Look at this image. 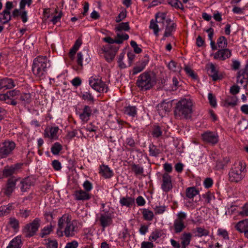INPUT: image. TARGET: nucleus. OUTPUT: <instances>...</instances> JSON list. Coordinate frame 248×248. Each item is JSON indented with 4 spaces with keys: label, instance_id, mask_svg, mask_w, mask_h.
<instances>
[{
    "label": "nucleus",
    "instance_id": "f257e3e1",
    "mask_svg": "<svg viewBox=\"0 0 248 248\" xmlns=\"http://www.w3.org/2000/svg\"><path fill=\"white\" fill-rule=\"evenodd\" d=\"M78 232L79 228L77 221L71 220V217L68 214H65L59 218L56 232L59 237H74Z\"/></svg>",
    "mask_w": 248,
    "mask_h": 248
},
{
    "label": "nucleus",
    "instance_id": "f03ea898",
    "mask_svg": "<svg viewBox=\"0 0 248 248\" xmlns=\"http://www.w3.org/2000/svg\"><path fill=\"white\" fill-rule=\"evenodd\" d=\"M193 107L192 101L189 98H183L176 104L174 110V115L178 120L187 119L191 117Z\"/></svg>",
    "mask_w": 248,
    "mask_h": 248
},
{
    "label": "nucleus",
    "instance_id": "7ed1b4c3",
    "mask_svg": "<svg viewBox=\"0 0 248 248\" xmlns=\"http://www.w3.org/2000/svg\"><path fill=\"white\" fill-rule=\"evenodd\" d=\"M48 60L46 56H38L35 58L32 65L33 74L37 78H44L46 74Z\"/></svg>",
    "mask_w": 248,
    "mask_h": 248
},
{
    "label": "nucleus",
    "instance_id": "20e7f679",
    "mask_svg": "<svg viewBox=\"0 0 248 248\" xmlns=\"http://www.w3.org/2000/svg\"><path fill=\"white\" fill-rule=\"evenodd\" d=\"M155 17V20L152 19L150 21L149 28L153 30L154 33L156 36H158L160 31L159 25L163 29L167 23L169 24L171 20L170 18H166V14L162 12L156 13Z\"/></svg>",
    "mask_w": 248,
    "mask_h": 248
},
{
    "label": "nucleus",
    "instance_id": "39448f33",
    "mask_svg": "<svg viewBox=\"0 0 248 248\" xmlns=\"http://www.w3.org/2000/svg\"><path fill=\"white\" fill-rule=\"evenodd\" d=\"M155 82V78L150 73L145 72L138 77L136 85L140 90L146 91L151 89Z\"/></svg>",
    "mask_w": 248,
    "mask_h": 248
},
{
    "label": "nucleus",
    "instance_id": "423d86ee",
    "mask_svg": "<svg viewBox=\"0 0 248 248\" xmlns=\"http://www.w3.org/2000/svg\"><path fill=\"white\" fill-rule=\"evenodd\" d=\"M245 165L242 162L234 164L229 173V179L232 182L238 183L244 177Z\"/></svg>",
    "mask_w": 248,
    "mask_h": 248
},
{
    "label": "nucleus",
    "instance_id": "0eeeda50",
    "mask_svg": "<svg viewBox=\"0 0 248 248\" xmlns=\"http://www.w3.org/2000/svg\"><path fill=\"white\" fill-rule=\"evenodd\" d=\"M15 142L10 140H6L0 143V159L7 157L13 153L15 149Z\"/></svg>",
    "mask_w": 248,
    "mask_h": 248
},
{
    "label": "nucleus",
    "instance_id": "6e6552de",
    "mask_svg": "<svg viewBox=\"0 0 248 248\" xmlns=\"http://www.w3.org/2000/svg\"><path fill=\"white\" fill-rule=\"evenodd\" d=\"M41 224V220L36 217L31 222L27 224L23 229V232L26 237L34 236L38 231Z\"/></svg>",
    "mask_w": 248,
    "mask_h": 248
},
{
    "label": "nucleus",
    "instance_id": "1a4fd4ad",
    "mask_svg": "<svg viewBox=\"0 0 248 248\" xmlns=\"http://www.w3.org/2000/svg\"><path fill=\"white\" fill-rule=\"evenodd\" d=\"M89 83L90 86L98 92L106 93L108 91L106 84L100 79L95 77H91L89 78Z\"/></svg>",
    "mask_w": 248,
    "mask_h": 248
},
{
    "label": "nucleus",
    "instance_id": "9d476101",
    "mask_svg": "<svg viewBox=\"0 0 248 248\" xmlns=\"http://www.w3.org/2000/svg\"><path fill=\"white\" fill-rule=\"evenodd\" d=\"M118 49V48H116V47H114L110 45L103 46L101 48L105 59L108 62H110L113 61Z\"/></svg>",
    "mask_w": 248,
    "mask_h": 248
},
{
    "label": "nucleus",
    "instance_id": "9b49d317",
    "mask_svg": "<svg viewBox=\"0 0 248 248\" xmlns=\"http://www.w3.org/2000/svg\"><path fill=\"white\" fill-rule=\"evenodd\" d=\"M161 188L162 190L167 193L173 188L171 176L168 173L165 172L162 175Z\"/></svg>",
    "mask_w": 248,
    "mask_h": 248
},
{
    "label": "nucleus",
    "instance_id": "f8f14e48",
    "mask_svg": "<svg viewBox=\"0 0 248 248\" xmlns=\"http://www.w3.org/2000/svg\"><path fill=\"white\" fill-rule=\"evenodd\" d=\"M98 220L103 231L106 227L110 226L113 223L112 216L108 213L100 214L98 217Z\"/></svg>",
    "mask_w": 248,
    "mask_h": 248
},
{
    "label": "nucleus",
    "instance_id": "ddd939ff",
    "mask_svg": "<svg viewBox=\"0 0 248 248\" xmlns=\"http://www.w3.org/2000/svg\"><path fill=\"white\" fill-rule=\"evenodd\" d=\"M235 229L240 233H243L248 238V218L239 221L234 224Z\"/></svg>",
    "mask_w": 248,
    "mask_h": 248
},
{
    "label": "nucleus",
    "instance_id": "4468645a",
    "mask_svg": "<svg viewBox=\"0 0 248 248\" xmlns=\"http://www.w3.org/2000/svg\"><path fill=\"white\" fill-rule=\"evenodd\" d=\"M202 137L204 141L213 145L218 142V136L216 132H205L202 135Z\"/></svg>",
    "mask_w": 248,
    "mask_h": 248
},
{
    "label": "nucleus",
    "instance_id": "2eb2a0df",
    "mask_svg": "<svg viewBox=\"0 0 248 248\" xmlns=\"http://www.w3.org/2000/svg\"><path fill=\"white\" fill-rule=\"evenodd\" d=\"M17 179L15 177H11L8 179L5 187L3 189L4 194L9 197L16 188V183Z\"/></svg>",
    "mask_w": 248,
    "mask_h": 248
},
{
    "label": "nucleus",
    "instance_id": "dca6fc26",
    "mask_svg": "<svg viewBox=\"0 0 248 248\" xmlns=\"http://www.w3.org/2000/svg\"><path fill=\"white\" fill-rule=\"evenodd\" d=\"M232 55L231 50L228 48H222L218 50L214 55L215 59L224 61L229 58Z\"/></svg>",
    "mask_w": 248,
    "mask_h": 248
},
{
    "label": "nucleus",
    "instance_id": "f3484780",
    "mask_svg": "<svg viewBox=\"0 0 248 248\" xmlns=\"http://www.w3.org/2000/svg\"><path fill=\"white\" fill-rule=\"evenodd\" d=\"M156 107L159 114L163 117L170 111L172 104L169 102L163 101L159 104Z\"/></svg>",
    "mask_w": 248,
    "mask_h": 248
},
{
    "label": "nucleus",
    "instance_id": "a211bd4d",
    "mask_svg": "<svg viewBox=\"0 0 248 248\" xmlns=\"http://www.w3.org/2000/svg\"><path fill=\"white\" fill-rule=\"evenodd\" d=\"M92 113L91 108L89 106H85L81 112L78 113L79 117L83 124H85L90 120Z\"/></svg>",
    "mask_w": 248,
    "mask_h": 248
},
{
    "label": "nucleus",
    "instance_id": "6ab92c4d",
    "mask_svg": "<svg viewBox=\"0 0 248 248\" xmlns=\"http://www.w3.org/2000/svg\"><path fill=\"white\" fill-rule=\"evenodd\" d=\"M99 173L105 179H109L113 175V172L108 165L102 164L99 166Z\"/></svg>",
    "mask_w": 248,
    "mask_h": 248
},
{
    "label": "nucleus",
    "instance_id": "aec40b11",
    "mask_svg": "<svg viewBox=\"0 0 248 248\" xmlns=\"http://www.w3.org/2000/svg\"><path fill=\"white\" fill-rule=\"evenodd\" d=\"M207 71L209 75L212 77L214 81L221 78V75L218 74V69H217L215 65L212 63H209L207 65Z\"/></svg>",
    "mask_w": 248,
    "mask_h": 248
},
{
    "label": "nucleus",
    "instance_id": "412c9836",
    "mask_svg": "<svg viewBox=\"0 0 248 248\" xmlns=\"http://www.w3.org/2000/svg\"><path fill=\"white\" fill-rule=\"evenodd\" d=\"M35 183V179L32 177H27L22 180L20 184L21 190L22 192L27 191L31 186H33Z\"/></svg>",
    "mask_w": 248,
    "mask_h": 248
},
{
    "label": "nucleus",
    "instance_id": "4be33fe9",
    "mask_svg": "<svg viewBox=\"0 0 248 248\" xmlns=\"http://www.w3.org/2000/svg\"><path fill=\"white\" fill-rule=\"evenodd\" d=\"M16 86V84L12 78H4L0 80V90L10 89Z\"/></svg>",
    "mask_w": 248,
    "mask_h": 248
},
{
    "label": "nucleus",
    "instance_id": "5701e85b",
    "mask_svg": "<svg viewBox=\"0 0 248 248\" xmlns=\"http://www.w3.org/2000/svg\"><path fill=\"white\" fill-rule=\"evenodd\" d=\"M75 199L77 201H87L91 199V195L83 190H78L74 194Z\"/></svg>",
    "mask_w": 248,
    "mask_h": 248
},
{
    "label": "nucleus",
    "instance_id": "b1692460",
    "mask_svg": "<svg viewBox=\"0 0 248 248\" xmlns=\"http://www.w3.org/2000/svg\"><path fill=\"white\" fill-rule=\"evenodd\" d=\"M119 202L122 206L130 207L134 204L135 199L131 197L126 196L120 198Z\"/></svg>",
    "mask_w": 248,
    "mask_h": 248
},
{
    "label": "nucleus",
    "instance_id": "393cba45",
    "mask_svg": "<svg viewBox=\"0 0 248 248\" xmlns=\"http://www.w3.org/2000/svg\"><path fill=\"white\" fill-rule=\"evenodd\" d=\"M192 234L189 232H184L180 237L181 248H186L190 242Z\"/></svg>",
    "mask_w": 248,
    "mask_h": 248
},
{
    "label": "nucleus",
    "instance_id": "a878e982",
    "mask_svg": "<svg viewBox=\"0 0 248 248\" xmlns=\"http://www.w3.org/2000/svg\"><path fill=\"white\" fill-rule=\"evenodd\" d=\"M164 27H165L164 36L170 37L172 36V33L175 31L176 24L170 21V22L169 24L167 23Z\"/></svg>",
    "mask_w": 248,
    "mask_h": 248
},
{
    "label": "nucleus",
    "instance_id": "bb28decb",
    "mask_svg": "<svg viewBox=\"0 0 248 248\" xmlns=\"http://www.w3.org/2000/svg\"><path fill=\"white\" fill-rule=\"evenodd\" d=\"M19 103L22 105H26L29 104L31 101V95L30 93H21L20 92V95L18 99Z\"/></svg>",
    "mask_w": 248,
    "mask_h": 248
},
{
    "label": "nucleus",
    "instance_id": "cd10ccee",
    "mask_svg": "<svg viewBox=\"0 0 248 248\" xmlns=\"http://www.w3.org/2000/svg\"><path fill=\"white\" fill-rule=\"evenodd\" d=\"M18 164L5 167L3 170V175L5 177H9L15 173L16 170L18 169Z\"/></svg>",
    "mask_w": 248,
    "mask_h": 248
},
{
    "label": "nucleus",
    "instance_id": "c85d7f7f",
    "mask_svg": "<svg viewBox=\"0 0 248 248\" xmlns=\"http://www.w3.org/2000/svg\"><path fill=\"white\" fill-rule=\"evenodd\" d=\"M199 191L196 187H189L186 189V196L188 199H191L196 195L199 194Z\"/></svg>",
    "mask_w": 248,
    "mask_h": 248
},
{
    "label": "nucleus",
    "instance_id": "c756f323",
    "mask_svg": "<svg viewBox=\"0 0 248 248\" xmlns=\"http://www.w3.org/2000/svg\"><path fill=\"white\" fill-rule=\"evenodd\" d=\"M53 229L54 226L51 224L44 227L40 230L39 236L41 238L45 237V236L50 234L51 232H53Z\"/></svg>",
    "mask_w": 248,
    "mask_h": 248
},
{
    "label": "nucleus",
    "instance_id": "7c9ffc66",
    "mask_svg": "<svg viewBox=\"0 0 248 248\" xmlns=\"http://www.w3.org/2000/svg\"><path fill=\"white\" fill-rule=\"evenodd\" d=\"M22 241L20 237L16 236L10 241L7 248H21Z\"/></svg>",
    "mask_w": 248,
    "mask_h": 248
},
{
    "label": "nucleus",
    "instance_id": "2f4dec72",
    "mask_svg": "<svg viewBox=\"0 0 248 248\" xmlns=\"http://www.w3.org/2000/svg\"><path fill=\"white\" fill-rule=\"evenodd\" d=\"M11 16L10 12L3 11L0 13V23L2 24H5L11 20Z\"/></svg>",
    "mask_w": 248,
    "mask_h": 248
},
{
    "label": "nucleus",
    "instance_id": "473e14b6",
    "mask_svg": "<svg viewBox=\"0 0 248 248\" xmlns=\"http://www.w3.org/2000/svg\"><path fill=\"white\" fill-rule=\"evenodd\" d=\"M195 236L198 237L202 236H207L209 235L210 232L209 230L203 227H197L195 231Z\"/></svg>",
    "mask_w": 248,
    "mask_h": 248
},
{
    "label": "nucleus",
    "instance_id": "72a5a7b5",
    "mask_svg": "<svg viewBox=\"0 0 248 248\" xmlns=\"http://www.w3.org/2000/svg\"><path fill=\"white\" fill-rule=\"evenodd\" d=\"M237 102V98L235 96H229L225 100L224 106L234 107L236 105Z\"/></svg>",
    "mask_w": 248,
    "mask_h": 248
},
{
    "label": "nucleus",
    "instance_id": "f704fd0d",
    "mask_svg": "<svg viewBox=\"0 0 248 248\" xmlns=\"http://www.w3.org/2000/svg\"><path fill=\"white\" fill-rule=\"evenodd\" d=\"M173 227L174 232L176 233H179L183 231V230L186 228V226L185 225L184 222H181L180 221L174 220Z\"/></svg>",
    "mask_w": 248,
    "mask_h": 248
},
{
    "label": "nucleus",
    "instance_id": "c9c22d12",
    "mask_svg": "<svg viewBox=\"0 0 248 248\" xmlns=\"http://www.w3.org/2000/svg\"><path fill=\"white\" fill-rule=\"evenodd\" d=\"M137 108L135 106H129L124 108V113L132 117L137 115Z\"/></svg>",
    "mask_w": 248,
    "mask_h": 248
},
{
    "label": "nucleus",
    "instance_id": "e433bc0d",
    "mask_svg": "<svg viewBox=\"0 0 248 248\" xmlns=\"http://www.w3.org/2000/svg\"><path fill=\"white\" fill-rule=\"evenodd\" d=\"M130 30L128 22H122L117 25L115 28V31L122 32V31H128Z\"/></svg>",
    "mask_w": 248,
    "mask_h": 248
},
{
    "label": "nucleus",
    "instance_id": "4c0bfd02",
    "mask_svg": "<svg viewBox=\"0 0 248 248\" xmlns=\"http://www.w3.org/2000/svg\"><path fill=\"white\" fill-rule=\"evenodd\" d=\"M142 213L143 218L145 220L151 221L154 217L153 211L149 210L148 209H143Z\"/></svg>",
    "mask_w": 248,
    "mask_h": 248
},
{
    "label": "nucleus",
    "instance_id": "58836bf2",
    "mask_svg": "<svg viewBox=\"0 0 248 248\" xmlns=\"http://www.w3.org/2000/svg\"><path fill=\"white\" fill-rule=\"evenodd\" d=\"M148 60L142 61L140 65L135 66L133 69V75H136L141 72L148 63Z\"/></svg>",
    "mask_w": 248,
    "mask_h": 248
},
{
    "label": "nucleus",
    "instance_id": "ea45409f",
    "mask_svg": "<svg viewBox=\"0 0 248 248\" xmlns=\"http://www.w3.org/2000/svg\"><path fill=\"white\" fill-rule=\"evenodd\" d=\"M227 44V40L223 36H220L217 40V46L218 48H226Z\"/></svg>",
    "mask_w": 248,
    "mask_h": 248
},
{
    "label": "nucleus",
    "instance_id": "a19ab883",
    "mask_svg": "<svg viewBox=\"0 0 248 248\" xmlns=\"http://www.w3.org/2000/svg\"><path fill=\"white\" fill-rule=\"evenodd\" d=\"M12 204H8L7 205L0 206V216L8 215L12 210Z\"/></svg>",
    "mask_w": 248,
    "mask_h": 248
},
{
    "label": "nucleus",
    "instance_id": "79ce46f5",
    "mask_svg": "<svg viewBox=\"0 0 248 248\" xmlns=\"http://www.w3.org/2000/svg\"><path fill=\"white\" fill-rule=\"evenodd\" d=\"M160 153V150L156 146L153 144L149 145V155L150 156L156 157Z\"/></svg>",
    "mask_w": 248,
    "mask_h": 248
},
{
    "label": "nucleus",
    "instance_id": "37998d69",
    "mask_svg": "<svg viewBox=\"0 0 248 248\" xmlns=\"http://www.w3.org/2000/svg\"><path fill=\"white\" fill-rule=\"evenodd\" d=\"M168 3L176 9L184 10V7L182 3L179 0H169Z\"/></svg>",
    "mask_w": 248,
    "mask_h": 248
},
{
    "label": "nucleus",
    "instance_id": "c03bdc74",
    "mask_svg": "<svg viewBox=\"0 0 248 248\" xmlns=\"http://www.w3.org/2000/svg\"><path fill=\"white\" fill-rule=\"evenodd\" d=\"M168 67L170 70L173 72H179L181 70L180 64L173 61H171L169 63Z\"/></svg>",
    "mask_w": 248,
    "mask_h": 248
},
{
    "label": "nucleus",
    "instance_id": "a18cd8bd",
    "mask_svg": "<svg viewBox=\"0 0 248 248\" xmlns=\"http://www.w3.org/2000/svg\"><path fill=\"white\" fill-rule=\"evenodd\" d=\"M116 32V36L115 37V40H119L121 42V44H122L124 40H127L129 38V35L122 32Z\"/></svg>",
    "mask_w": 248,
    "mask_h": 248
},
{
    "label": "nucleus",
    "instance_id": "49530a36",
    "mask_svg": "<svg viewBox=\"0 0 248 248\" xmlns=\"http://www.w3.org/2000/svg\"><path fill=\"white\" fill-rule=\"evenodd\" d=\"M20 91L14 89L7 92L9 99H19L20 95Z\"/></svg>",
    "mask_w": 248,
    "mask_h": 248
},
{
    "label": "nucleus",
    "instance_id": "de8ad7c7",
    "mask_svg": "<svg viewBox=\"0 0 248 248\" xmlns=\"http://www.w3.org/2000/svg\"><path fill=\"white\" fill-rule=\"evenodd\" d=\"M131 170L136 175L142 174L144 172L143 168L142 167L135 164L131 165Z\"/></svg>",
    "mask_w": 248,
    "mask_h": 248
},
{
    "label": "nucleus",
    "instance_id": "09e8293b",
    "mask_svg": "<svg viewBox=\"0 0 248 248\" xmlns=\"http://www.w3.org/2000/svg\"><path fill=\"white\" fill-rule=\"evenodd\" d=\"M162 236L161 231L159 230H155V231L152 232L150 236H149V240L150 241H156L158 238H160Z\"/></svg>",
    "mask_w": 248,
    "mask_h": 248
},
{
    "label": "nucleus",
    "instance_id": "8fccbe9b",
    "mask_svg": "<svg viewBox=\"0 0 248 248\" xmlns=\"http://www.w3.org/2000/svg\"><path fill=\"white\" fill-rule=\"evenodd\" d=\"M202 197L206 203H210L211 201L215 199L214 193L210 191L202 195Z\"/></svg>",
    "mask_w": 248,
    "mask_h": 248
},
{
    "label": "nucleus",
    "instance_id": "3c124183",
    "mask_svg": "<svg viewBox=\"0 0 248 248\" xmlns=\"http://www.w3.org/2000/svg\"><path fill=\"white\" fill-rule=\"evenodd\" d=\"M62 149V145L59 142L55 143L51 148V151L54 155H58Z\"/></svg>",
    "mask_w": 248,
    "mask_h": 248
},
{
    "label": "nucleus",
    "instance_id": "603ef678",
    "mask_svg": "<svg viewBox=\"0 0 248 248\" xmlns=\"http://www.w3.org/2000/svg\"><path fill=\"white\" fill-rule=\"evenodd\" d=\"M162 133L161 127L159 126H155L152 132V135L154 138H158L160 137Z\"/></svg>",
    "mask_w": 248,
    "mask_h": 248
},
{
    "label": "nucleus",
    "instance_id": "864d4df0",
    "mask_svg": "<svg viewBox=\"0 0 248 248\" xmlns=\"http://www.w3.org/2000/svg\"><path fill=\"white\" fill-rule=\"evenodd\" d=\"M217 235L225 240L229 239L228 232L225 229L219 228L217 231Z\"/></svg>",
    "mask_w": 248,
    "mask_h": 248
},
{
    "label": "nucleus",
    "instance_id": "5fc2aeb1",
    "mask_svg": "<svg viewBox=\"0 0 248 248\" xmlns=\"http://www.w3.org/2000/svg\"><path fill=\"white\" fill-rule=\"evenodd\" d=\"M9 224L15 230H16L19 229V221L15 217L10 218Z\"/></svg>",
    "mask_w": 248,
    "mask_h": 248
},
{
    "label": "nucleus",
    "instance_id": "6e6d98bb",
    "mask_svg": "<svg viewBox=\"0 0 248 248\" xmlns=\"http://www.w3.org/2000/svg\"><path fill=\"white\" fill-rule=\"evenodd\" d=\"M31 214V210L27 209H21L18 213V216L22 218H27Z\"/></svg>",
    "mask_w": 248,
    "mask_h": 248
},
{
    "label": "nucleus",
    "instance_id": "4d7b16f0",
    "mask_svg": "<svg viewBox=\"0 0 248 248\" xmlns=\"http://www.w3.org/2000/svg\"><path fill=\"white\" fill-rule=\"evenodd\" d=\"M58 130L59 128L57 126L51 127L49 131L50 133V139H56L57 138Z\"/></svg>",
    "mask_w": 248,
    "mask_h": 248
},
{
    "label": "nucleus",
    "instance_id": "13d9d810",
    "mask_svg": "<svg viewBox=\"0 0 248 248\" xmlns=\"http://www.w3.org/2000/svg\"><path fill=\"white\" fill-rule=\"evenodd\" d=\"M82 98L85 100L93 102V96L89 92H84L82 93Z\"/></svg>",
    "mask_w": 248,
    "mask_h": 248
},
{
    "label": "nucleus",
    "instance_id": "bf43d9fd",
    "mask_svg": "<svg viewBox=\"0 0 248 248\" xmlns=\"http://www.w3.org/2000/svg\"><path fill=\"white\" fill-rule=\"evenodd\" d=\"M208 98L210 104L213 107H216L217 106V100L216 97L213 95V94L211 93H209L208 94Z\"/></svg>",
    "mask_w": 248,
    "mask_h": 248
},
{
    "label": "nucleus",
    "instance_id": "052dcab7",
    "mask_svg": "<svg viewBox=\"0 0 248 248\" xmlns=\"http://www.w3.org/2000/svg\"><path fill=\"white\" fill-rule=\"evenodd\" d=\"M103 41L109 44L108 45H111V44L116 43L118 44H121V42L119 40H115V39H114L109 36H108L102 39Z\"/></svg>",
    "mask_w": 248,
    "mask_h": 248
},
{
    "label": "nucleus",
    "instance_id": "680f3d73",
    "mask_svg": "<svg viewBox=\"0 0 248 248\" xmlns=\"http://www.w3.org/2000/svg\"><path fill=\"white\" fill-rule=\"evenodd\" d=\"M237 77H248V64L246 65L244 68L239 71Z\"/></svg>",
    "mask_w": 248,
    "mask_h": 248
},
{
    "label": "nucleus",
    "instance_id": "e2e57ef3",
    "mask_svg": "<svg viewBox=\"0 0 248 248\" xmlns=\"http://www.w3.org/2000/svg\"><path fill=\"white\" fill-rule=\"evenodd\" d=\"M237 82L243 85L244 87H246L248 82V77H237Z\"/></svg>",
    "mask_w": 248,
    "mask_h": 248
},
{
    "label": "nucleus",
    "instance_id": "0e129e2a",
    "mask_svg": "<svg viewBox=\"0 0 248 248\" xmlns=\"http://www.w3.org/2000/svg\"><path fill=\"white\" fill-rule=\"evenodd\" d=\"M125 53L124 52L121 53L118 58V62L119 63V66L121 68H124L126 67L125 64L123 62V60L124 58Z\"/></svg>",
    "mask_w": 248,
    "mask_h": 248
},
{
    "label": "nucleus",
    "instance_id": "69168bd1",
    "mask_svg": "<svg viewBox=\"0 0 248 248\" xmlns=\"http://www.w3.org/2000/svg\"><path fill=\"white\" fill-rule=\"evenodd\" d=\"M83 187L85 191L89 193L93 189V185L90 181L86 180L84 182Z\"/></svg>",
    "mask_w": 248,
    "mask_h": 248
},
{
    "label": "nucleus",
    "instance_id": "338daca9",
    "mask_svg": "<svg viewBox=\"0 0 248 248\" xmlns=\"http://www.w3.org/2000/svg\"><path fill=\"white\" fill-rule=\"evenodd\" d=\"M239 215L243 217L248 216V202L245 204L242 207V209L239 212Z\"/></svg>",
    "mask_w": 248,
    "mask_h": 248
},
{
    "label": "nucleus",
    "instance_id": "774afa93",
    "mask_svg": "<svg viewBox=\"0 0 248 248\" xmlns=\"http://www.w3.org/2000/svg\"><path fill=\"white\" fill-rule=\"evenodd\" d=\"M78 246V242L76 240H73L66 243L64 248H77Z\"/></svg>",
    "mask_w": 248,
    "mask_h": 248
}]
</instances>
